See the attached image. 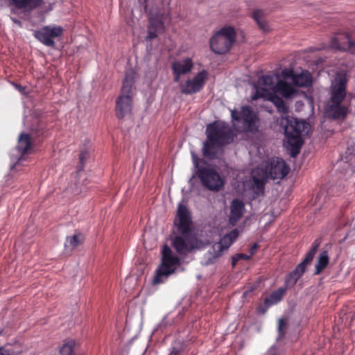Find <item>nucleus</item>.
Masks as SVG:
<instances>
[{
    "mask_svg": "<svg viewBox=\"0 0 355 355\" xmlns=\"http://www.w3.org/2000/svg\"><path fill=\"white\" fill-rule=\"evenodd\" d=\"M178 234L172 241V245L180 256H186L199 248V241L191 231V214L187 206L180 205L178 208Z\"/></svg>",
    "mask_w": 355,
    "mask_h": 355,
    "instance_id": "f257e3e1",
    "label": "nucleus"
},
{
    "mask_svg": "<svg viewBox=\"0 0 355 355\" xmlns=\"http://www.w3.org/2000/svg\"><path fill=\"white\" fill-rule=\"evenodd\" d=\"M207 141L204 142L202 152L204 156L214 158L218 150L223 145L231 143L234 133L230 125L223 121H215L206 128Z\"/></svg>",
    "mask_w": 355,
    "mask_h": 355,
    "instance_id": "f03ea898",
    "label": "nucleus"
},
{
    "mask_svg": "<svg viewBox=\"0 0 355 355\" xmlns=\"http://www.w3.org/2000/svg\"><path fill=\"white\" fill-rule=\"evenodd\" d=\"M290 168L280 158H272L263 167H257L252 172L254 187L262 190L267 179H282L288 173Z\"/></svg>",
    "mask_w": 355,
    "mask_h": 355,
    "instance_id": "7ed1b4c3",
    "label": "nucleus"
},
{
    "mask_svg": "<svg viewBox=\"0 0 355 355\" xmlns=\"http://www.w3.org/2000/svg\"><path fill=\"white\" fill-rule=\"evenodd\" d=\"M287 124L284 128L286 146L291 151L293 157H295L299 153L303 144L302 136L306 135L310 130V125L296 119L289 120L286 118Z\"/></svg>",
    "mask_w": 355,
    "mask_h": 355,
    "instance_id": "20e7f679",
    "label": "nucleus"
},
{
    "mask_svg": "<svg viewBox=\"0 0 355 355\" xmlns=\"http://www.w3.org/2000/svg\"><path fill=\"white\" fill-rule=\"evenodd\" d=\"M181 265L180 257L167 245L162 247L161 263L155 272L153 284L164 283Z\"/></svg>",
    "mask_w": 355,
    "mask_h": 355,
    "instance_id": "39448f33",
    "label": "nucleus"
},
{
    "mask_svg": "<svg viewBox=\"0 0 355 355\" xmlns=\"http://www.w3.org/2000/svg\"><path fill=\"white\" fill-rule=\"evenodd\" d=\"M345 88V77H338L332 83L331 105L326 110L327 114L332 119H343L347 114L348 107L340 104L346 94Z\"/></svg>",
    "mask_w": 355,
    "mask_h": 355,
    "instance_id": "423d86ee",
    "label": "nucleus"
},
{
    "mask_svg": "<svg viewBox=\"0 0 355 355\" xmlns=\"http://www.w3.org/2000/svg\"><path fill=\"white\" fill-rule=\"evenodd\" d=\"M134 77L127 73L123 83L121 93L116 101V114L122 119L132 110V86Z\"/></svg>",
    "mask_w": 355,
    "mask_h": 355,
    "instance_id": "0eeeda50",
    "label": "nucleus"
},
{
    "mask_svg": "<svg viewBox=\"0 0 355 355\" xmlns=\"http://www.w3.org/2000/svg\"><path fill=\"white\" fill-rule=\"evenodd\" d=\"M235 40V30L230 26L224 27L210 39V48L216 54H223L230 51Z\"/></svg>",
    "mask_w": 355,
    "mask_h": 355,
    "instance_id": "6e6552de",
    "label": "nucleus"
},
{
    "mask_svg": "<svg viewBox=\"0 0 355 355\" xmlns=\"http://www.w3.org/2000/svg\"><path fill=\"white\" fill-rule=\"evenodd\" d=\"M255 87L267 89L275 94L279 93L286 98H291L296 93V90L291 85L284 80L276 83L275 78L272 76H261Z\"/></svg>",
    "mask_w": 355,
    "mask_h": 355,
    "instance_id": "1a4fd4ad",
    "label": "nucleus"
},
{
    "mask_svg": "<svg viewBox=\"0 0 355 355\" xmlns=\"http://www.w3.org/2000/svg\"><path fill=\"white\" fill-rule=\"evenodd\" d=\"M202 184L214 192L222 190L225 185L223 178L214 168L207 166H202L196 171Z\"/></svg>",
    "mask_w": 355,
    "mask_h": 355,
    "instance_id": "9d476101",
    "label": "nucleus"
},
{
    "mask_svg": "<svg viewBox=\"0 0 355 355\" xmlns=\"http://www.w3.org/2000/svg\"><path fill=\"white\" fill-rule=\"evenodd\" d=\"M33 141L31 135L26 132H22L18 138L17 150L20 155H12L11 157L12 165L10 166L11 172L19 170L22 163L26 160V155L31 153L33 148Z\"/></svg>",
    "mask_w": 355,
    "mask_h": 355,
    "instance_id": "9b49d317",
    "label": "nucleus"
},
{
    "mask_svg": "<svg viewBox=\"0 0 355 355\" xmlns=\"http://www.w3.org/2000/svg\"><path fill=\"white\" fill-rule=\"evenodd\" d=\"M231 116L234 121L241 123V128L245 132H254L258 129L259 119L249 106H243L240 111L231 110Z\"/></svg>",
    "mask_w": 355,
    "mask_h": 355,
    "instance_id": "f8f14e48",
    "label": "nucleus"
},
{
    "mask_svg": "<svg viewBox=\"0 0 355 355\" xmlns=\"http://www.w3.org/2000/svg\"><path fill=\"white\" fill-rule=\"evenodd\" d=\"M331 49L355 54V31L338 32L331 39Z\"/></svg>",
    "mask_w": 355,
    "mask_h": 355,
    "instance_id": "ddd939ff",
    "label": "nucleus"
},
{
    "mask_svg": "<svg viewBox=\"0 0 355 355\" xmlns=\"http://www.w3.org/2000/svg\"><path fill=\"white\" fill-rule=\"evenodd\" d=\"M320 242L319 240H315L312 244L311 249L306 254L303 261L300 263L295 268V269L290 273L289 277L287 280L288 283L295 284L297 281L303 275L305 272L307 266L313 261L314 256L319 248Z\"/></svg>",
    "mask_w": 355,
    "mask_h": 355,
    "instance_id": "4468645a",
    "label": "nucleus"
},
{
    "mask_svg": "<svg viewBox=\"0 0 355 355\" xmlns=\"http://www.w3.org/2000/svg\"><path fill=\"white\" fill-rule=\"evenodd\" d=\"M63 28L59 26H45L40 30L35 31L33 35L40 42L47 46H54L53 39L62 35Z\"/></svg>",
    "mask_w": 355,
    "mask_h": 355,
    "instance_id": "2eb2a0df",
    "label": "nucleus"
},
{
    "mask_svg": "<svg viewBox=\"0 0 355 355\" xmlns=\"http://www.w3.org/2000/svg\"><path fill=\"white\" fill-rule=\"evenodd\" d=\"M260 98L272 102L277 107L278 111L283 115H286L288 113V108L285 105V103L282 98L279 97L272 92H269L267 89H260L259 87L254 86V92L252 94V99L257 100Z\"/></svg>",
    "mask_w": 355,
    "mask_h": 355,
    "instance_id": "dca6fc26",
    "label": "nucleus"
},
{
    "mask_svg": "<svg viewBox=\"0 0 355 355\" xmlns=\"http://www.w3.org/2000/svg\"><path fill=\"white\" fill-rule=\"evenodd\" d=\"M208 78V73L202 70L198 73L192 79L187 80L180 85L181 91L184 94H191L200 91L204 87Z\"/></svg>",
    "mask_w": 355,
    "mask_h": 355,
    "instance_id": "f3484780",
    "label": "nucleus"
},
{
    "mask_svg": "<svg viewBox=\"0 0 355 355\" xmlns=\"http://www.w3.org/2000/svg\"><path fill=\"white\" fill-rule=\"evenodd\" d=\"M168 19V15L165 13L157 14L150 19L148 27L147 40H151L157 36V34L164 30V23Z\"/></svg>",
    "mask_w": 355,
    "mask_h": 355,
    "instance_id": "a211bd4d",
    "label": "nucleus"
},
{
    "mask_svg": "<svg viewBox=\"0 0 355 355\" xmlns=\"http://www.w3.org/2000/svg\"><path fill=\"white\" fill-rule=\"evenodd\" d=\"M193 65V62L190 58H184L174 61L171 64V69L174 74V82L178 83L181 76L190 73Z\"/></svg>",
    "mask_w": 355,
    "mask_h": 355,
    "instance_id": "6ab92c4d",
    "label": "nucleus"
},
{
    "mask_svg": "<svg viewBox=\"0 0 355 355\" xmlns=\"http://www.w3.org/2000/svg\"><path fill=\"white\" fill-rule=\"evenodd\" d=\"M9 5L23 12H30L44 3V0H8Z\"/></svg>",
    "mask_w": 355,
    "mask_h": 355,
    "instance_id": "aec40b11",
    "label": "nucleus"
},
{
    "mask_svg": "<svg viewBox=\"0 0 355 355\" xmlns=\"http://www.w3.org/2000/svg\"><path fill=\"white\" fill-rule=\"evenodd\" d=\"M245 207L243 202L238 199L232 200L230 205V214L229 216L230 223L235 225L242 217Z\"/></svg>",
    "mask_w": 355,
    "mask_h": 355,
    "instance_id": "412c9836",
    "label": "nucleus"
},
{
    "mask_svg": "<svg viewBox=\"0 0 355 355\" xmlns=\"http://www.w3.org/2000/svg\"><path fill=\"white\" fill-rule=\"evenodd\" d=\"M293 83L298 87H309L312 83L311 74L307 71H302L293 76Z\"/></svg>",
    "mask_w": 355,
    "mask_h": 355,
    "instance_id": "4be33fe9",
    "label": "nucleus"
},
{
    "mask_svg": "<svg viewBox=\"0 0 355 355\" xmlns=\"http://www.w3.org/2000/svg\"><path fill=\"white\" fill-rule=\"evenodd\" d=\"M285 291V288H279L277 291L272 292L269 297L265 299V304L267 306H270L271 305L278 303L283 298Z\"/></svg>",
    "mask_w": 355,
    "mask_h": 355,
    "instance_id": "5701e85b",
    "label": "nucleus"
},
{
    "mask_svg": "<svg viewBox=\"0 0 355 355\" xmlns=\"http://www.w3.org/2000/svg\"><path fill=\"white\" fill-rule=\"evenodd\" d=\"M329 263V256L327 251L322 252L315 264V274L319 275Z\"/></svg>",
    "mask_w": 355,
    "mask_h": 355,
    "instance_id": "b1692460",
    "label": "nucleus"
},
{
    "mask_svg": "<svg viewBox=\"0 0 355 355\" xmlns=\"http://www.w3.org/2000/svg\"><path fill=\"white\" fill-rule=\"evenodd\" d=\"M239 232L237 229L233 230L229 234L225 235L220 240V243L223 245L225 249H228L232 243L239 236Z\"/></svg>",
    "mask_w": 355,
    "mask_h": 355,
    "instance_id": "393cba45",
    "label": "nucleus"
},
{
    "mask_svg": "<svg viewBox=\"0 0 355 355\" xmlns=\"http://www.w3.org/2000/svg\"><path fill=\"white\" fill-rule=\"evenodd\" d=\"M253 18L257 21L259 28L263 31H267L268 26L266 21L265 20L263 12L261 10H256L253 12Z\"/></svg>",
    "mask_w": 355,
    "mask_h": 355,
    "instance_id": "a878e982",
    "label": "nucleus"
},
{
    "mask_svg": "<svg viewBox=\"0 0 355 355\" xmlns=\"http://www.w3.org/2000/svg\"><path fill=\"white\" fill-rule=\"evenodd\" d=\"M81 236L80 234H76L70 236H67L65 242V247L71 248L73 249L76 248L80 243V237Z\"/></svg>",
    "mask_w": 355,
    "mask_h": 355,
    "instance_id": "bb28decb",
    "label": "nucleus"
},
{
    "mask_svg": "<svg viewBox=\"0 0 355 355\" xmlns=\"http://www.w3.org/2000/svg\"><path fill=\"white\" fill-rule=\"evenodd\" d=\"M75 342L72 340L67 341L60 349L61 355H73Z\"/></svg>",
    "mask_w": 355,
    "mask_h": 355,
    "instance_id": "cd10ccee",
    "label": "nucleus"
},
{
    "mask_svg": "<svg viewBox=\"0 0 355 355\" xmlns=\"http://www.w3.org/2000/svg\"><path fill=\"white\" fill-rule=\"evenodd\" d=\"M225 250H227L223 245L218 241L212 246V254L214 258L221 256Z\"/></svg>",
    "mask_w": 355,
    "mask_h": 355,
    "instance_id": "c85d7f7f",
    "label": "nucleus"
},
{
    "mask_svg": "<svg viewBox=\"0 0 355 355\" xmlns=\"http://www.w3.org/2000/svg\"><path fill=\"white\" fill-rule=\"evenodd\" d=\"M89 157V152L87 150H84L80 152L79 155V160L80 166H78V173L83 170L84 162Z\"/></svg>",
    "mask_w": 355,
    "mask_h": 355,
    "instance_id": "c756f323",
    "label": "nucleus"
},
{
    "mask_svg": "<svg viewBox=\"0 0 355 355\" xmlns=\"http://www.w3.org/2000/svg\"><path fill=\"white\" fill-rule=\"evenodd\" d=\"M284 326H286L285 322L284 321L283 319H280L279 320V324H278L279 336L277 338V340L282 339L284 337V332L283 331V328Z\"/></svg>",
    "mask_w": 355,
    "mask_h": 355,
    "instance_id": "7c9ffc66",
    "label": "nucleus"
},
{
    "mask_svg": "<svg viewBox=\"0 0 355 355\" xmlns=\"http://www.w3.org/2000/svg\"><path fill=\"white\" fill-rule=\"evenodd\" d=\"M282 75L285 78H292L293 80V76H295V74L294 73L293 70H288V69L283 70L282 72Z\"/></svg>",
    "mask_w": 355,
    "mask_h": 355,
    "instance_id": "2f4dec72",
    "label": "nucleus"
},
{
    "mask_svg": "<svg viewBox=\"0 0 355 355\" xmlns=\"http://www.w3.org/2000/svg\"><path fill=\"white\" fill-rule=\"evenodd\" d=\"M192 158H193V165H194L195 168H197V171H198V168L201 167V166H199V160L200 159L194 153H192Z\"/></svg>",
    "mask_w": 355,
    "mask_h": 355,
    "instance_id": "473e14b6",
    "label": "nucleus"
},
{
    "mask_svg": "<svg viewBox=\"0 0 355 355\" xmlns=\"http://www.w3.org/2000/svg\"><path fill=\"white\" fill-rule=\"evenodd\" d=\"M239 259H249L251 257V255H247L244 254H236Z\"/></svg>",
    "mask_w": 355,
    "mask_h": 355,
    "instance_id": "72a5a7b5",
    "label": "nucleus"
},
{
    "mask_svg": "<svg viewBox=\"0 0 355 355\" xmlns=\"http://www.w3.org/2000/svg\"><path fill=\"white\" fill-rule=\"evenodd\" d=\"M257 248V244L254 243L252 247H251V249H250V254L251 257L254 254Z\"/></svg>",
    "mask_w": 355,
    "mask_h": 355,
    "instance_id": "f704fd0d",
    "label": "nucleus"
},
{
    "mask_svg": "<svg viewBox=\"0 0 355 355\" xmlns=\"http://www.w3.org/2000/svg\"><path fill=\"white\" fill-rule=\"evenodd\" d=\"M239 260H240V259H239V257L236 254L235 256H234L232 258V266H234Z\"/></svg>",
    "mask_w": 355,
    "mask_h": 355,
    "instance_id": "c9c22d12",
    "label": "nucleus"
},
{
    "mask_svg": "<svg viewBox=\"0 0 355 355\" xmlns=\"http://www.w3.org/2000/svg\"><path fill=\"white\" fill-rule=\"evenodd\" d=\"M12 21H13L15 24H17V25H19V26H21V22L19 20H18V19H15V18H12Z\"/></svg>",
    "mask_w": 355,
    "mask_h": 355,
    "instance_id": "e433bc0d",
    "label": "nucleus"
},
{
    "mask_svg": "<svg viewBox=\"0 0 355 355\" xmlns=\"http://www.w3.org/2000/svg\"><path fill=\"white\" fill-rule=\"evenodd\" d=\"M169 355H179V351L177 349H173V351H171Z\"/></svg>",
    "mask_w": 355,
    "mask_h": 355,
    "instance_id": "4c0bfd02",
    "label": "nucleus"
},
{
    "mask_svg": "<svg viewBox=\"0 0 355 355\" xmlns=\"http://www.w3.org/2000/svg\"><path fill=\"white\" fill-rule=\"evenodd\" d=\"M0 355H8V354H6V352L2 349H0Z\"/></svg>",
    "mask_w": 355,
    "mask_h": 355,
    "instance_id": "58836bf2",
    "label": "nucleus"
},
{
    "mask_svg": "<svg viewBox=\"0 0 355 355\" xmlns=\"http://www.w3.org/2000/svg\"><path fill=\"white\" fill-rule=\"evenodd\" d=\"M138 1H139L140 3H141V2H146V0H138Z\"/></svg>",
    "mask_w": 355,
    "mask_h": 355,
    "instance_id": "ea45409f",
    "label": "nucleus"
},
{
    "mask_svg": "<svg viewBox=\"0 0 355 355\" xmlns=\"http://www.w3.org/2000/svg\"><path fill=\"white\" fill-rule=\"evenodd\" d=\"M272 350H273V347H271V348L270 349V352H272Z\"/></svg>",
    "mask_w": 355,
    "mask_h": 355,
    "instance_id": "a19ab883",
    "label": "nucleus"
},
{
    "mask_svg": "<svg viewBox=\"0 0 355 355\" xmlns=\"http://www.w3.org/2000/svg\"><path fill=\"white\" fill-rule=\"evenodd\" d=\"M270 355H277V354H270Z\"/></svg>",
    "mask_w": 355,
    "mask_h": 355,
    "instance_id": "79ce46f5",
    "label": "nucleus"
}]
</instances>
